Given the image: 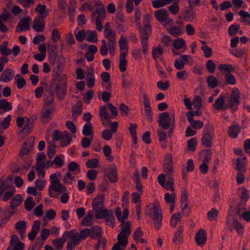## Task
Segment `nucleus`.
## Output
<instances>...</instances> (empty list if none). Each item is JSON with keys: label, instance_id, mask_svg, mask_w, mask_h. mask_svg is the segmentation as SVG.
<instances>
[{"label": "nucleus", "instance_id": "1", "mask_svg": "<svg viewBox=\"0 0 250 250\" xmlns=\"http://www.w3.org/2000/svg\"><path fill=\"white\" fill-rule=\"evenodd\" d=\"M96 7L95 12H94L91 14V17L94 19L95 18V24L96 29L98 31H101L103 29L102 22L104 20L105 15V10L104 6L103 3L100 0H95L94 2Z\"/></svg>", "mask_w": 250, "mask_h": 250}, {"label": "nucleus", "instance_id": "2", "mask_svg": "<svg viewBox=\"0 0 250 250\" xmlns=\"http://www.w3.org/2000/svg\"><path fill=\"white\" fill-rule=\"evenodd\" d=\"M50 178L51 182L48 188V193L50 197H56L53 192H56L59 194L66 192L67 188L66 187L61 183L57 177L56 173L52 174L50 176Z\"/></svg>", "mask_w": 250, "mask_h": 250}, {"label": "nucleus", "instance_id": "3", "mask_svg": "<svg viewBox=\"0 0 250 250\" xmlns=\"http://www.w3.org/2000/svg\"><path fill=\"white\" fill-rule=\"evenodd\" d=\"M55 91L59 100L64 98L66 94L67 76L65 74L59 75L56 78Z\"/></svg>", "mask_w": 250, "mask_h": 250}, {"label": "nucleus", "instance_id": "4", "mask_svg": "<svg viewBox=\"0 0 250 250\" xmlns=\"http://www.w3.org/2000/svg\"><path fill=\"white\" fill-rule=\"evenodd\" d=\"M93 210L95 212V217L97 219H104L105 221L109 223L112 227H114L115 217L112 210H108L104 208H99Z\"/></svg>", "mask_w": 250, "mask_h": 250}, {"label": "nucleus", "instance_id": "5", "mask_svg": "<svg viewBox=\"0 0 250 250\" xmlns=\"http://www.w3.org/2000/svg\"><path fill=\"white\" fill-rule=\"evenodd\" d=\"M158 124L163 129H167L174 125V119H171L167 112L161 113L159 115Z\"/></svg>", "mask_w": 250, "mask_h": 250}, {"label": "nucleus", "instance_id": "6", "mask_svg": "<svg viewBox=\"0 0 250 250\" xmlns=\"http://www.w3.org/2000/svg\"><path fill=\"white\" fill-rule=\"evenodd\" d=\"M213 136V127L210 125H206L203 131L202 143L205 147H209L212 146Z\"/></svg>", "mask_w": 250, "mask_h": 250}, {"label": "nucleus", "instance_id": "7", "mask_svg": "<svg viewBox=\"0 0 250 250\" xmlns=\"http://www.w3.org/2000/svg\"><path fill=\"white\" fill-rule=\"evenodd\" d=\"M104 37L108 41V46L109 52L111 56H113L115 53L116 33L112 29L104 32Z\"/></svg>", "mask_w": 250, "mask_h": 250}, {"label": "nucleus", "instance_id": "8", "mask_svg": "<svg viewBox=\"0 0 250 250\" xmlns=\"http://www.w3.org/2000/svg\"><path fill=\"white\" fill-rule=\"evenodd\" d=\"M153 212L152 218L154 221V228L156 230H159L161 229L163 218L160 208L158 206L154 205L153 208Z\"/></svg>", "mask_w": 250, "mask_h": 250}, {"label": "nucleus", "instance_id": "9", "mask_svg": "<svg viewBox=\"0 0 250 250\" xmlns=\"http://www.w3.org/2000/svg\"><path fill=\"white\" fill-rule=\"evenodd\" d=\"M32 21L31 18L29 16H25L20 20L15 31L18 33H21L30 29V24Z\"/></svg>", "mask_w": 250, "mask_h": 250}, {"label": "nucleus", "instance_id": "10", "mask_svg": "<svg viewBox=\"0 0 250 250\" xmlns=\"http://www.w3.org/2000/svg\"><path fill=\"white\" fill-rule=\"evenodd\" d=\"M239 97L238 89L237 88L233 89L229 97V107L231 108L234 111L236 110L240 104Z\"/></svg>", "mask_w": 250, "mask_h": 250}, {"label": "nucleus", "instance_id": "11", "mask_svg": "<svg viewBox=\"0 0 250 250\" xmlns=\"http://www.w3.org/2000/svg\"><path fill=\"white\" fill-rule=\"evenodd\" d=\"M152 18V15L150 14H146L143 17V25L144 27L140 29L141 35L146 34V35H149L151 33V27L149 25V21Z\"/></svg>", "mask_w": 250, "mask_h": 250}, {"label": "nucleus", "instance_id": "12", "mask_svg": "<svg viewBox=\"0 0 250 250\" xmlns=\"http://www.w3.org/2000/svg\"><path fill=\"white\" fill-rule=\"evenodd\" d=\"M172 159V155L170 153H167L166 155L163 168L164 171L167 175H172L173 174V170Z\"/></svg>", "mask_w": 250, "mask_h": 250}, {"label": "nucleus", "instance_id": "13", "mask_svg": "<svg viewBox=\"0 0 250 250\" xmlns=\"http://www.w3.org/2000/svg\"><path fill=\"white\" fill-rule=\"evenodd\" d=\"M191 57L187 55H182L179 58L175 60L174 62V66L177 70H182L185 65L188 62V59H191Z\"/></svg>", "mask_w": 250, "mask_h": 250}, {"label": "nucleus", "instance_id": "14", "mask_svg": "<svg viewBox=\"0 0 250 250\" xmlns=\"http://www.w3.org/2000/svg\"><path fill=\"white\" fill-rule=\"evenodd\" d=\"M54 107L52 106L47 107L44 106L41 111V121L44 123H47L52 118V112L54 111Z\"/></svg>", "mask_w": 250, "mask_h": 250}, {"label": "nucleus", "instance_id": "15", "mask_svg": "<svg viewBox=\"0 0 250 250\" xmlns=\"http://www.w3.org/2000/svg\"><path fill=\"white\" fill-rule=\"evenodd\" d=\"M128 41L125 36L122 35L119 41L120 55L127 56L128 53Z\"/></svg>", "mask_w": 250, "mask_h": 250}, {"label": "nucleus", "instance_id": "16", "mask_svg": "<svg viewBox=\"0 0 250 250\" xmlns=\"http://www.w3.org/2000/svg\"><path fill=\"white\" fill-rule=\"evenodd\" d=\"M71 233H73L72 231H65L61 238L58 239H54L52 241L53 246L57 249L61 250L62 248L63 245Z\"/></svg>", "mask_w": 250, "mask_h": 250}, {"label": "nucleus", "instance_id": "17", "mask_svg": "<svg viewBox=\"0 0 250 250\" xmlns=\"http://www.w3.org/2000/svg\"><path fill=\"white\" fill-rule=\"evenodd\" d=\"M154 16L156 19L160 22H163L167 21L172 22L173 20L169 19L168 12L165 9H160L155 11Z\"/></svg>", "mask_w": 250, "mask_h": 250}, {"label": "nucleus", "instance_id": "18", "mask_svg": "<svg viewBox=\"0 0 250 250\" xmlns=\"http://www.w3.org/2000/svg\"><path fill=\"white\" fill-rule=\"evenodd\" d=\"M213 107L217 110H225L229 108V105L225 104V96L223 94L220 95L215 100Z\"/></svg>", "mask_w": 250, "mask_h": 250}, {"label": "nucleus", "instance_id": "19", "mask_svg": "<svg viewBox=\"0 0 250 250\" xmlns=\"http://www.w3.org/2000/svg\"><path fill=\"white\" fill-rule=\"evenodd\" d=\"M107 108L105 106H102L100 108V116L103 124L104 126L109 125L111 120L109 114L107 112Z\"/></svg>", "mask_w": 250, "mask_h": 250}, {"label": "nucleus", "instance_id": "20", "mask_svg": "<svg viewBox=\"0 0 250 250\" xmlns=\"http://www.w3.org/2000/svg\"><path fill=\"white\" fill-rule=\"evenodd\" d=\"M195 239L198 246L202 247L207 240V234L206 231L202 229H199L196 233Z\"/></svg>", "mask_w": 250, "mask_h": 250}, {"label": "nucleus", "instance_id": "21", "mask_svg": "<svg viewBox=\"0 0 250 250\" xmlns=\"http://www.w3.org/2000/svg\"><path fill=\"white\" fill-rule=\"evenodd\" d=\"M17 125L21 128L22 130H26L30 129L29 125L31 124V121L27 118L18 117L16 120Z\"/></svg>", "mask_w": 250, "mask_h": 250}, {"label": "nucleus", "instance_id": "22", "mask_svg": "<svg viewBox=\"0 0 250 250\" xmlns=\"http://www.w3.org/2000/svg\"><path fill=\"white\" fill-rule=\"evenodd\" d=\"M104 195L103 194H98L93 200L92 204L93 209L104 208Z\"/></svg>", "mask_w": 250, "mask_h": 250}, {"label": "nucleus", "instance_id": "23", "mask_svg": "<svg viewBox=\"0 0 250 250\" xmlns=\"http://www.w3.org/2000/svg\"><path fill=\"white\" fill-rule=\"evenodd\" d=\"M33 29L36 32H41L44 30L45 22L41 17H36L32 26Z\"/></svg>", "mask_w": 250, "mask_h": 250}, {"label": "nucleus", "instance_id": "24", "mask_svg": "<svg viewBox=\"0 0 250 250\" xmlns=\"http://www.w3.org/2000/svg\"><path fill=\"white\" fill-rule=\"evenodd\" d=\"M247 157L244 156L236 160V165L235 169L239 172H245L246 170Z\"/></svg>", "mask_w": 250, "mask_h": 250}, {"label": "nucleus", "instance_id": "25", "mask_svg": "<svg viewBox=\"0 0 250 250\" xmlns=\"http://www.w3.org/2000/svg\"><path fill=\"white\" fill-rule=\"evenodd\" d=\"M14 75V72L12 69H5L0 76V81L8 83L13 79Z\"/></svg>", "mask_w": 250, "mask_h": 250}, {"label": "nucleus", "instance_id": "26", "mask_svg": "<svg viewBox=\"0 0 250 250\" xmlns=\"http://www.w3.org/2000/svg\"><path fill=\"white\" fill-rule=\"evenodd\" d=\"M41 226V222L40 221H35L32 227V230L28 235V238L30 240H33L36 238L38 233L39 232Z\"/></svg>", "mask_w": 250, "mask_h": 250}, {"label": "nucleus", "instance_id": "27", "mask_svg": "<svg viewBox=\"0 0 250 250\" xmlns=\"http://www.w3.org/2000/svg\"><path fill=\"white\" fill-rule=\"evenodd\" d=\"M122 86L124 89L131 88L133 86V78L127 73L122 76Z\"/></svg>", "mask_w": 250, "mask_h": 250}, {"label": "nucleus", "instance_id": "28", "mask_svg": "<svg viewBox=\"0 0 250 250\" xmlns=\"http://www.w3.org/2000/svg\"><path fill=\"white\" fill-rule=\"evenodd\" d=\"M115 213L118 221L122 223L127 218L129 211L127 209L125 208L122 213L120 208L118 207L115 209Z\"/></svg>", "mask_w": 250, "mask_h": 250}, {"label": "nucleus", "instance_id": "29", "mask_svg": "<svg viewBox=\"0 0 250 250\" xmlns=\"http://www.w3.org/2000/svg\"><path fill=\"white\" fill-rule=\"evenodd\" d=\"M183 228L182 226H179L177 228V230L176 231L173 238V242L176 245H180L183 242Z\"/></svg>", "mask_w": 250, "mask_h": 250}, {"label": "nucleus", "instance_id": "30", "mask_svg": "<svg viewBox=\"0 0 250 250\" xmlns=\"http://www.w3.org/2000/svg\"><path fill=\"white\" fill-rule=\"evenodd\" d=\"M210 160V156L209 155H206L203 158L202 163L200 165L199 168L202 174H206L208 171V164Z\"/></svg>", "mask_w": 250, "mask_h": 250}, {"label": "nucleus", "instance_id": "31", "mask_svg": "<svg viewBox=\"0 0 250 250\" xmlns=\"http://www.w3.org/2000/svg\"><path fill=\"white\" fill-rule=\"evenodd\" d=\"M241 130V127L238 124L232 125L228 130L229 136L233 139L237 137L239 133Z\"/></svg>", "mask_w": 250, "mask_h": 250}, {"label": "nucleus", "instance_id": "32", "mask_svg": "<svg viewBox=\"0 0 250 250\" xmlns=\"http://www.w3.org/2000/svg\"><path fill=\"white\" fill-rule=\"evenodd\" d=\"M134 181L135 183V188L138 192H143V186L141 183L140 174L137 170H135L133 174Z\"/></svg>", "mask_w": 250, "mask_h": 250}, {"label": "nucleus", "instance_id": "33", "mask_svg": "<svg viewBox=\"0 0 250 250\" xmlns=\"http://www.w3.org/2000/svg\"><path fill=\"white\" fill-rule=\"evenodd\" d=\"M15 228L21 236L23 238L26 229V223L24 221H21L15 224Z\"/></svg>", "mask_w": 250, "mask_h": 250}, {"label": "nucleus", "instance_id": "34", "mask_svg": "<svg viewBox=\"0 0 250 250\" xmlns=\"http://www.w3.org/2000/svg\"><path fill=\"white\" fill-rule=\"evenodd\" d=\"M60 145L62 147L66 146L69 145L71 141V138L70 137L67 131H64L62 133L61 138Z\"/></svg>", "mask_w": 250, "mask_h": 250}, {"label": "nucleus", "instance_id": "35", "mask_svg": "<svg viewBox=\"0 0 250 250\" xmlns=\"http://www.w3.org/2000/svg\"><path fill=\"white\" fill-rule=\"evenodd\" d=\"M130 235L124 233V231H121L117 236L118 242L125 248L128 243V238Z\"/></svg>", "mask_w": 250, "mask_h": 250}, {"label": "nucleus", "instance_id": "36", "mask_svg": "<svg viewBox=\"0 0 250 250\" xmlns=\"http://www.w3.org/2000/svg\"><path fill=\"white\" fill-rule=\"evenodd\" d=\"M86 40L90 42L95 43L98 41V36L95 31L86 30Z\"/></svg>", "mask_w": 250, "mask_h": 250}, {"label": "nucleus", "instance_id": "37", "mask_svg": "<svg viewBox=\"0 0 250 250\" xmlns=\"http://www.w3.org/2000/svg\"><path fill=\"white\" fill-rule=\"evenodd\" d=\"M90 236L93 238H100L101 237V228L99 226H93L90 229Z\"/></svg>", "mask_w": 250, "mask_h": 250}, {"label": "nucleus", "instance_id": "38", "mask_svg": "<svg viewBox=\"0 0 250 250\" xmlns=\"http://www.w3.org/2000/svg\"><path fill=\"white\" fill-rule=\"evenodd\" d=\"M22 198L20 194L16 195L10 202V207L12 209L16 208L22 202Z\"/></svg>", "mask_w": 250, "mask_h": 250}, {"label": "nucleus", "instance_id": "39", "mask_svg": "<svg viewBox=\"0 0 250 250\" xmlns=\"http://www.w3.org/2000/svg\"><path fill=\"white\" fill-rule=\"evenodd\" d=\"M143 234V233L140 228H138L135 230L133 233V238L137 243H144L145 242V240L142 238Z\"/></svg>", "mask_w": 250, "mask_h": 250}, {"label": "nucleus", "instance_id": "40", "mask_svg": "<svg viewBox=\"0 0 250 250\" xmlns=\"http://www.w3.org/2000/svg\"><path fill=\"white\" fill-rule=\"evenodd\" d=\"M157 131L158 134L159 140L161 144V146L163 148H165L167 147V144L166 141L167 134L165 131L163 130H158Z\"/></svg>", "mask_w": 250, "mask_h": 250}, {"label": "nucleus", "instance_id": "41", "mask_svg": "<svg viewBox=\"0 0 250 250\" xmlns=\"http://www.w3.org/2000/svg\"><path fill=\"white\" fill-rule=\"evenodd\" d=\"M149 35L143 34L141 35V44L142 46V51L144 54L146 55L148 52V43L147 40Z\"/></svg>", "mask_w": 250, "mask_h": 250}, {"label": "nucleus", "instance_id": "42", "mask_svg": "<svg viewBox=\"0 0 250 250\" xmlns=\"http://www.w3.org/2000/svg\"><path fill=\"white\" fill-rule=\"evenodd\" d=\"M188 192L184 189L182 192L181 195V207L183 210L186 209L188 208Z\"/></svg>", "mask_w": 250, "mask_h": 250}, {"label": "nucleus", "instance_id": "43", "mask_svg": "<svg viewBox=\"0 0 250 250\" xmlns=\"http://www.w3.org/2000/svg\"><path fill=\"white\" fill-rule=\"evenodd\" d=\"M117 168L115 167L112 166L110 167L109 171L108 174V177L111 182L114 183L117 181Z\"/></svg>", "mask_w": 250, "mask_h": 250}, {"label": "nucleus", "instance_id": "44", "mask_svg": "<svg viewBox=\"0 0 250 250\" xmlns=\"http://www.w3.org/2000/svg\"><path fill=\"white\" fill-rule=\"evenodd\" d=\"M103 150L106 160L109 162L113 161L114 157L111 155L112 150L111 147L108 145H105L103 147Z\"/></svg>", "mask_w": 250, "mask_h": 250}, {"label": "nucleus", "instance_id": "45", "mask_svg": "<svg viewBox=\"0 0 250 250\" xmlns=\"http://www.w3.org/2000/svg\"><path fill=\"white\" fill-rule=\"evenodd\" d=\"M93 212L91 210H89L87 215L83 219L82 224L85 226H90L92 224L93 220Z\"/></svg>", "mask_w": 250, "mask_h": 250}, {"label": "nucleus", "instance_id": "46", "mask_svg": "<svg viewBox=\"0 0 250 250\" xmlns=\"http://www.w3.org/2000/svg\"><path fill=\"white\" fill-rule=\"evenodd\" d=\"M8 44V42L5 41L0 45V54L3 56H5V57L10 55L12 53L11 49L7 48Z\"/></svg>", "mask_w": 250, "mask_h": 250}, {"label": "nucleus", "instance_id": "47", "mask_svg": "<svg viewBox=\"0 0 250 250\" xmlns=\"http://www.w3.org/2000/svg\"><path fill=\"white\" fill-rule=\"evenodd\" d=\"M121 229V231H124L126 234L130 235L131 233V224L129 221L123 222L120 225Z\"/></svg>", "mask_w": 250, "mask_h": 250}, {"label": "nucleus", "instance_id": "48", "mask_svg": "<svg viewBox=\"0 0 250 250\" xmlns=\"http://www.w3.org/2000/svg\"><path fill=\"white\" fill-rule=\"evenodd\" d=\"M181 215L180 213L173 214L170 219V224L172 227L175 228L177 224L181 221Z\"/></svg>", "mask_w": 250, "mask_h": 250}, {"label": "nucleus", "instance_id": "49", "mask_svg": "<svg viewBox=\"0 0 250 250\" xmlns=\"http://www.w3.org/2000/svg\"><path fill=\"white\" fill-rule=\"evenodd\" d=\"M54 94L52 91H48L44 96V106L51 105L53 102Z\"/></svg>", "mask_w": 250, "mask_h": 250}, {"label": "nucleus", "instance_id": "50", "mask_svg": "<svg viewBox=\"0 0 250 250\" xmlns=\"http://www.w3.org/2000/svg\"><path fill=\"white\" fill-rule=\"evenodd\" d=\"M167 179L166 182H165V185L164 188L167 190H170L171 192H173L174 190L173 184H174V179L172 177V175H167Z\"/></svg>", "mask_w": 250, "mask_h": 250}, {"label": "nucleus", "instance_id": "51", "mask_svg": "<svg viewBox=\"0 0 250 250\" xmlns=\"http://www.w3.org/2000/svg\"><path fill=\"white\" fill-rule=\"evenodd\" d=\"M164 50L161 45H159L157 47H154L152 51V55L154 59L157 60L163 53Z\"/></svg>", "mask_w": 250, "mask_h": 250}, {"label": "nucleus", "instance_id": "52", "mask_svg": "<svg viewBox=\"0 0 250 250\" xmlns=\"http://www.w3.org/2000/svg\"><path fill=\"white\" fill-rule=\"evenodd\" d=\"M0 108L4 111H9L12 108L11 103L5 99L0 100Z\"/></svg>", "mask_w": 250, "mask_h": 250}, {"label": "nucleus", "instance_id": "53", "mask_svg": "<svg viewBox=\"0 0 250 250\" xmlns=\"http://www.w3.org/2000/svg\"><path fill=\"white\" fill-rule=\"evenodd\" d=\"M108 52H109L108 42H107L105 40H103L101 42L100 52L102 56H105L107 55Z\"/></svg>", "mask_w": 250, "mask_h": 250}, {"label": "nucleus", "instance_id": "54", "mask_svg": "<svg viewBox=\"0 0 250 250\" xmlns=\"http://www.w3.org/2000/svg\"><path fill=\"white\" fill-rule=\"evenodd\" d=\"M173 47L177 49H180L186 46V43L182 38H177L173 41Z\"/></svg>", "mask_w": 250, "mask_h": 250}, {"label": "nucleus", "instance_id": "55", "mask_svg": "<svg viewBox=\"0 0 250 250\" xmlns=\"http://www.w3.org/2000/svg\"><path fill=\"white\" fill-rule=\"evenodd\" d=\"M83 134L85 136L93 135V125L91 123L85 124L83 128Z\"/></svg>", "mask_w": 250, "mask_h": 250}, {"label": "nucleus", "instance_id": "56", "mask_svg": "<svg viewBox=\"0 0 250 250\" xmlns=\"http://www.w3.org/2000/svg\"><path fill=\"white\" fill-rule=\"evenodd\" d=\"M232 226L237 230L239 235H243L244 227L240 222L237 220L234 219L232 222Z\"/></svg>", "mask_w": 250, "mask_h": 250}, {"label": "nucleus", "instance_id": "57", "mask_svg": "<svg viewBox=\"0 0 250 250\" xmlns=\"http://www.w3.org/2000/svg\"><path fill=\"white\" fill-rule=\"evenodd\" d=\"M126 56L120 55L119 69L121 72H125L126 70L127 60Z\"/></svg>", "mask_w": 250, "mask_h": 250}, {"label": "nucleus", "instance_id": "58", "mask_svg": "<svg viewBox=\"0 0 250 250\" xmlns=\"http://www.w3.org/2000/svg\"><path fill=\"white\" fill-rule=\"evenodd\" d=\"M218 215V211L213 208L207 213V218L210 221H216Z\"/></svg>", "mask_w": 250, "mask_h": 250}, {"label": "nucleus", "instance_id": "59", "mask_svg": "<svg viewBox=\"0 0 250 250\" xmlns=\"http://www.w3.org/2000/svg\"><path fill=\"white\" fill-rule=\"evenodd\" d=\"M35 205V203L33 201V199L32 197H28L24 201L25 208L28 211H30Z\"/></svg>", "mask_w": 250, "mask_h": 250}, {"label": "nucleus", "instance_id": "60", "mask_svg": "<svg viewBox=\"0 0 250 250\" xmlns=\"http://www.w3.org/2000/svg\"><path fill=\"white\" fill-rule=\"evenodd\" d=\"M169 11L173 15H177L180 11V6L178 2H174L168 7Z\"/></svg>", "mask_w": 250, "mask_h": 250}, {"label": "nucleus", "instance_id": "61", "mask_svg": "<svg viewBox=\"0 0 250 250\" xmlns=\"http://www.w3.org/2000/svg\"><path fill=\"white\" fill-rule=\"evenodd\" d=\"M15 83L17 88L19 89L22 88L26 84L25 80L23 78L21 77L20 75L16 76Z\"/></svg>", "mask_w": 250, "mask_h": 250}, {"label": "nucleus", "instance_id": "62", "mask_svg": "<svg viewBox=\"0 0 250 250\" xmlns=\"http://www.w3.org/2000/svg\"><path fill=\"white\" fill-rule=\"evenodd\" d=\"M208 85L210 88H215L218 85V81L214 76H208L207 78Z\"/></svg>", "mask_w": 250, "mask_h": 250}, {"label": "nucleus", "instance_id": "63", "mask_svg": "<svg viewBox=\"0 0 250 250\" xmlns=\"http://www.w3.org/2000/svg\"><path fill=\"white\" fill-rule=\"evenodd\" d=\"M46 7L45 5L38 4L36 6L35 11L42 16H46L48 14L46 12Z\"/></svg>", "mask_w": 250, "mask_h": 250}, {"label": "nucleus", "instance_id": "64", "mask_svg": "<svg viewBox=\"0 0 250 250\" xmlns=\"http://www.w3.org/2000/svg\"><path fill=\"white\" fill-rule=\"evenodd\" d=\"M86 31L82 30L75 34L76 39L79 42H83L86 39Z\"/></svg>", "mask_w": 250, "mask_h": 250}]
</instances>
